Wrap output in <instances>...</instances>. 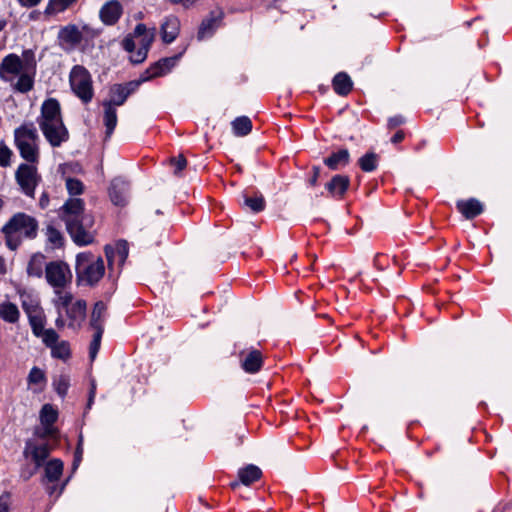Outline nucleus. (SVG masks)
Instances as JSON below:
<instances>
[{"mask_svg": "<svg viewBox=\"0 0 512 512\" xmlns=\"http://www.w3.org/2000/svg\"><path fill=\"white\" fill-rule=\"evenodd\" d=\"M38 221L35 217L24 212L15 213L1 228L5 244L11 251H15L22 244L23 239H35L38 234Z\"/></svg>", "mask_w": 512, "mask_h": 512, "instance_id": "obj_1", "label": "nucleus"}, {"mask_svg": "<svg viewBox=\"0 0 512 512\" xmlns=\"http://www.w3.org/2000/svg\"><path fill=\"white\" fill-rule=\"evenodd\" d=\"M91 253H79L76 256V281L77 284L85 283L95 286L104 276L105 266L101 257L92 259Z\"/></svg>", "mask_w": 512, "mask_h": 512, "instance_id": "obj_2", "label": "nucleus"}, {"mask_svg": "<svg viewBox=\"0 0 512 512\" xmlns=\"http://www.w3.org/2000/svg\"><path fill=\"white\" fill-rule=\"evenodd\" d=\"M64 223L69 236L77 246H87L94 242L95 234L92 228L95 219L91 213L79 218L68 219Z\"/></svg>", "mask_w": 512, "mask_h": 512, "instance_id": "obj_3", "label": "nucleus"}, {"mask_svg": "<svg viewBox=\"0 0 512 512\" xmlns=\"http://www.w3.org/2000/svg\"><path fill=\"white\" fill-rule=\"evenodd\" d=\"M70 86L74 94L84 103L91 102L94 96L92 77L81 65H75L69 76Z\"/></svg>", "mask_w": 512, "mask_h": 512, "instance_id": "obj_4", "label": "nucleus"}, {"mask_svg": "<svg viewBox=\"0 0 512 512\" xmlns=\"http://www.w3.org/2000/svg\"><path fill=\"white\" fill-rule=\"evenodd\" d=\"M51 453V447L48 443L37 444L31 439H28L25 442V447L23 450V456L27 458H31L34 463V467L29 471H23L22 477L28 480L31 478L36 472L43 467V465L47 462V458Z\"/></svg>", "mask_w": 512, "mask_h": 512, "instance_id": "obj_5", "label": "nucleus"}, {"mask_svg": "<svg viewBox=\"0 0 512 512\" xmlns=\"http://www.w3.org/2000/svg\"><path fill=\"white\" fill-rule=\"evenodd\" d=\"M15 180L25 195L34 198L36 186L40 181L35 166L21 163L15 172Z\"/></svg>", "mask_w": 512, "mask_h": 512, "instance_id": "obj_6", "label": "nucleus"}, {"mask_svg": "<svg viewBox=\"0 0 512 512\" xmlns=\"http://www.w3.org/2000/svg\"><path fill=\"white\" fill-rule=\"evenodd\" d=\"M47 283L54 288H64L71 282L72 273L69 265L63 261H51L45 265Z\"/></svg>", "mask_w": 512, "mask_h": 512, "instance_id": "obj_7", "label": "nucleus"}, {"mask_svg": "<svg viewBox=\"0 0 512 512\" xmlns=\"http://www.w3.org/2000/svg\"><path fill=\"white\" fill-rule=\"evenodd\" d=\"M39 127L52 147H59L63 142L69 139V132L63 121L52 123L43 122L40 123Z\"/></svg>", "mask_w": 512, "mask_h": 512, "instance_id": "obj_8", "label": "nucleus"}, {"mask_svg": "<svg viewBox=\"0 0 512 512\" xmlns=\"http://www.w3.org/2000/svg\"><path fill=\"white\" fill-rule=\"evenodd\" d=\"M224 16L225 13L222 8L211 11L209 15L202 20L198 28L197 39L202 41L212 37L216 30L223 25Z\"/></svg>", "mask_w": 512, "mask_h": 512, "instance_id": "obj_9", "label": "nucleus"}, {"mask_svg": "<svg viewBox=\"0 0 512 512\" xmlns=\"http://www.w3.org/2000/svg\"><path fill=\"white\" fill-rule=\"evenodd\" d=\"M83 33L90 34L92 30L87 25L82 30L75 24H68L60 28L58 32V40L60 43L69 45V50L76 48L83 40Z\"/></svg>", "mask_w": 512, "mask_h": 512, "instance_id": "obj_10", "label": "nucleus"}, {"mask_svg": "<svg viewBox=\"0 0 512 512\" xmlns=\"http://www.w3.org/2000/svg\"><path fill=\"white\" fill-rule=\"evenodd\" d=\"M240 366L249 374H255L259 372L263 366V356L261 351L257 349H250L249 351H241L239 353Z\"/></svg>", "mask_w": 512, "mask_h": 512, "instance_id": "obj_11", "label": "nucleus"}, {"mask_svg": "<svg viewBox=\"0 0 512 512\" xmlns=\"http://www.w3.org/2000/svg\"><path fill=\"white\" fill-rule=\"evenodd\" d=\"M63 121L61 115L60 103L55 98L46 99L41 105L40 116L37 118V123H52Z\"/></svg>", "mask_w": 512, "mask_h": 512, "instance_id": "obj_12", "label": "nucleus"}, {"mask_svg": "<svg viewBox=\"0 0 512 512\" xmlns=\"http://www.w3.org/2000/svg\"><path fill=\"white\" fill-rule=\"evenodd\" d=\"M350 187L348 175L336 174L325 184L328 195L337 200H342Z\"/></svg>", "mask_w": 512, "mask_h": 512, "instance_id": "obj_13", "label": "nucleus"}, {"mask_svg": "<svg viewBox=\"0 0 512 512\" xmlns=\"http://www.w3.org/2000/svg\"><path fill=\"white\" fill-rule=\"evenodd\" d=\"M22 60L17 54L10 53L6 55L0 63V78L3 81L11 80L8 75H19L22 70Z\"/></svg>", "mask_w": 512, "mask_h": 512, "instance_id": "obj_14", "label": "nucleus"}, {"mask_svg": "<svg viewBox=\"0 0 512 512\" xmlns=\"http://www.w3.org/2000/svg\"><path fill=\"white\" fill-rule=\"evenodd\" d=\"M262 476L261 469L253 464L240 468L238 470V480L230 483L232 489H236L240 484L249 486L252 483L258 481Z\"/></svg>", "mask_w": 512, "mask_h": 512, "instance_id": "obj_15", "label": "nucleus"}, {"mask_svg": "<svg viewBox=\"0 0 512 512\" xmlns=\"http://www.w3.org/2000/svg\"><path fill=\"white\" fill-rule=\"evenodd\" d=\"M44 474L41 478V484L46 485L49 483H56L59 481L63 474L64 463L59 458H54L47 461L44 465Z\"/></svg>", "mask_w": 512, "mask_h": 512, "instance_id": "obj_16", "label": "nucleus"}, {"mask_svg": "<svg viewBox=\"0 0 512 512\" xmlns=\"http://www.w3.org/2000/svg\"><path fill=\"white\" fill-rule=\"evenodd\" d=\"M61 220L66 222L68 219L79 218L87 215L84 208V201L80 198H69L61 207Z\"/></svg>", "mask_w": 512, "mask_h": 512, "instance_id": "obj_17", "label": "nucleus"}, {"mask_svg": "<svg viewBox=\"0 0 512 512\" xmlns=\"http://www.w3.org/2000/svg\"><path fill=\"white\" fill-rule=\"evenodd\" d=\"M122 5L117 0L105 3L100 9L99 16L105 25H114L122 15Z\"/></svg>", "mask_w": 512, "mask_h": 512, "instance_id": "obj_18", "label": "nucleus"}, {"mask_svg": "<svg viewBox=\"0 0 512 512\" xmlns=\"http://www.w3.org/2000/svg\"><path fill=\"white\" fill-rule=\"evenodd\" d=\"M14 145H18L21 142H38L39 135L38 131L33 122H24L20 126L14 129Z\"/></svg>", "mask_w": 512, "mask_h": 512, "instance_id": "obj_19", "label": "nucleus"}, {"mask_svg": "<svg viewBox=\"0 0 512 512\" xmlns=\"http://www.w3.org/2000/svg\"><path fill=\"white\" fill-rule=\"evenodd\" d=\"M128 183L121 178L112 180L109 187V196L113 204L124 206L127 203Z\"/></svg>", "mask_w": 512, "mask_h": 512, "instance_id": "obj_20", "label": "nucleus"}, {"mask_svg": "<svg viewBox=\"0 0 512 512\" xmlns=\"http://www.w3.org/2000/svg\"><path fill=\"white\" fill-rule=\"evenodd\" d=\"M183 52H180L171 57H164L159 59L158 61L152 63L149 66V71H152L153 76L162 77L171 72V70L176 66L179 59L182 57Z\"/></svg>", "mask_w": 512, "mask_h": 512, "instance_id": "obj_21", "label": "nucleus"}, {"mask_svg": "<svg viewBox=\"0 0 512 512\" xmlns=\"http://www.w3.org/2000/svg\"><path fill=\"white\" fill-rule=\"evenodd\" d=\"M180 22L176 16H169L161 24V38L165 44L172 43L178 36Z\"/></svg>", "mask_w": 512, "mask_h": 512, "instance_id": "obj_22", "label": "nucleus"}, {"mask_svg": "<svg viewBox=\"0 0 512 512\" xmlns=\"http://www.w3.org/2000/svg\"><path fill=\"white\" fill-rule=\"evenodd\" d=\"M456 207L459 212H461L462 215L469 220L479 216L484 210L482 203L475 198L459 200L456 204Z\"/></svg>", "mask_w": 512, "mask_h": 512, "instance_id": "obj_23", "label": "nucleus"}, {"mask_svg": "<svg viewBox=\"0 0 512 512\" xmlns=\"http://www.w3.org/2000/svg\"><path fill=\"white\" fill-rule=\"evenodd\" d=\"M323 163L333 171L346 167L350 163V153L347 148H342L324 158Z\"/></svg>", "mask_w": 512, "mask_h": 512, "instance_id": "obj_24", "label": "nucleus"}, {"mask_svg": "<svg viewBox=\"0 0 512 512\" xmlns=\"http://www.w3.org/2000/svg\"><path fill=\"white\" fill-rule=\"evenodd\" d=\"M332 87L339 96H347L353 89V82L346 72H339L332 79Z\"/></svg>", "mask_w": 512, "mask_h": 512, "instance_id": "obj_25", "label": "nucleus"}, {"mask_svg": "<svg viewBox=\"0 0 512 512\" xmlns=\"http://www.w3.org/2000/svg\"><path fill=\"white\" fill-rule=\"evenodd\" d=\"M18 149L21 158H23L27 163H37L39 161V146L38 142H21L18 145H15Z\"/></svg>", "mask_w": 512, "mask_h": 512, "instance_id": "obj_26", "label": "nucleus"}, {"mask_svg": "<svg viewBox=\"0 0 512 512\" xmlns=\"http://www.w3.org/2000/svg\"><path fill=\"white\" fill-rule=\"evenodd\" d=\"M45 255L41 252L34 253L27 264L26 272L29 277L41 278L43 276V265Z\"/></svg>", "mask_w": 512, "mask_h": 512, "instance_id": "obj_27", "label": "nucleus"}, {"mask_svg": "<svg viewBox=\"0 0 512 512\" xmlns=\"http://www.w3.org/2000/svg\"><path fill=\"white\" fill-rule=\"evenodd\" d=\"M104 107V125L106 128L105 131V140L109 139L113 134L116 125H117V111L115 107L110 105V103H103Z\"/></svg>", "mask_w": 512, "mask_h": 512, "instance_id": "obj_28", "label": "nucleus"}, {"mask_svg": "<svg viewBox=\"0 0 512 512\" xmlns=\"http://www.w3.org/2000/svg\"><path fill=\"white\" fill-rule=\"evenodd\" d=\"M233 134L237 137H244L252 131V121L247 116L236 117L232 122Z\"/></svg>", "mask_w": 512, "mask_h": 512, "instance_id": "obj_29", "label": "nucleus"}, {"mask_svg": "<svg viewBox=\"0 0 512 512\" xmlns=\"http://www.w3.org/2000/svg\"><path fill=\"white\" fill-rule=\"evenodd\" d=\"M20 312L16 304L3 302L0 304V318L7 323L14 324L19 320Z\"/></svg>", "mask_w": 512, "mask_h": 512, "instance_id": "obj_30", "label": "nucleus"}, {"mask_svg": "<svg viewBox=\"0 0 512 512\" xmlns=\"http://www.w3.org/2000/svg\"><path fill=\"white\" fill-rule=\"evenodd\" d=\"M243 206L247 207L253 213L262 212L266 207V202L262 194L255 193L254 196H248L246 193L242 194Z\"/></svg>", "mask_w": 512, "mask_h": 512, "instance_id": "obj_31", "label": "nucleus"}, {"mask_svg": "<svg viewBox=\"0 0 512 512\" xmlns=\"http://www.w3.org/2000/svg\"><path fill=\"white\" fill-rule=\"evenodd\" d=\"M21 298V305L28 318L36 315L35 313L39 310V301L31 293L25 291L19 292Z\"/></svg>", "mask_w": 512, "mask_h": 512, "instance_id": "obj_32", "label": "nucleus"}, {"mask_svg": "<svg viewBox=\"0 0 512 512\" xmlns=\"http://www.w3.org/2000/svg\"><path fill=\"white\" fill-rule=\"evenodd\" d=\"M109 100H105L103 103H110L113 107L122 106L126 100L128 99V95H126L125 90L122 88V85L119 83L113 84L109 89Z\"/></svg>", "mask_w": 512, "mask_h": 512, "instance_id": "obj_33", "label": "nucleus"}, {"mask_svg": "<svg viewBox=\"0 0 512 512\" xmlns=\"http://www.w3.org/2000/svg\"><path fill=\"white\" fill-rule=\"evenodd\" d=\"M107 306L103 301H97L94 304L92 313H91V319H90V326L94 330H98L99 328L103 327V318L106 313Z\"/></svg>", "mask_w": 512, "mask_h": 512, "instance_id": "obj_34", "label": "nucleus"}, {"mask_svg": "<svg viewBox=\"0 0 512 512\" xmlns=\"http://www.w3.org/2000/svg\"><path fill=\"white\" fill-rule=\"evenodd\" d=\"M36 73L23 71L19 74V78L14 86L15 90L20 93H27L34 87V77Z\"/></svg>", "mask_w": 512, "mask_h": 512, "instance_id": "obj_35", "label": "nucleus"}, {"mask_svg": "<svg viewBox=\"0 0 512 512\" xmlns=\"http://www.w3.org/2000/svg\"><path fill=\"white\" fill-rule=\"evenodd\" d=\"M87 303L85 300H77L71 307L66 310V314L71 322L84 320L86 316Z\"/></svg>", "mask_w": 512, "mask_h": 512, "instance_id": "obj_36", "label": "nucleus"}, {"mask_svg": "<svg viewBox=\"0 0 512 512\" xmlns=\"http://www.w3.org/2000/svg\"><path fill=\"white\" fill-rule=\"evenodd\" d=\"M379 156L375 152H367L358 160V165L364 172H372L378 166Z\"/></svg>", "mask_w": 512, "mask_h": 512, "instance_id": "obj_37", "label": "nucleus"}, {"mask_svg": "<svg viewBox=\"0 0 512 512\" xmlns=\"http://www.w3.org/2000/svg\"><path fill=\"white\" fill-rule=\"evenodd\" d=\"M58 419V411L51 404H44L40 410V422L43 426H53Z\"/></svg>", "mask_w": 512, "mask_h": 512, "instance_id": "obj_38", "label": "nucleus"}, {"mask_svg": "<svg viewBox=\"0 0 512 512\" xmlns=\"http://www.w3.org/2000/svg\"><path fill=\"white\" fill-rule=\"evenodd\" d=\"M76 2L77 0H50L44 12L46 15H54L65 11Z\"/></svg>", "mask_w": 512, "mask_h": 512, "instance_id": "obj_39", "label": "nucleus"}, {"mask_svg": "<svg viewBox=\"0 0 512 512\" xmlns=\"http://www.w3.org/2000/svg\"><path fill=\"white\" fill-rule=\"evenodd\" d=\"M21 60L23 63L22 64L23 71L36 73L37 61L35 58V53L32 49L23 50L22 55H21Z\"/></svg>", "mask_w": 512, "mask_h": 512, "instance_id": "obj_40", "label": "nucleus"}, {"mask_svg": "<svg viewBox=\"0 0 512 512\" xmlns=\"http://www.w3.org/2000/svg\"><path fill=\"white\" fill-rule=\"evenodd\" d=\"M51 355L53 358L61 359V360H67L71 356V350L69 342L67 341H61L57 342L53 347L51 348Z\"/></svg>", "mask_w": 512, "mask_h": 512, "instance_id": "obj_41", "label": "nucleus"}, {"mask_svg": "<svg viewBox=\"0 0 512 512\" xmlns=\"http://www.w3.org/2000/svg\"><path fill=\"white\" fill-rule=\"evenodd\" d=\"M52 385L57 394L63 399L67 395L70 379L67 375H60L53 379Z\"/></svg>", "mask_w": 512, "mask_h": 512, "instance_id": "obj_42", "label": "nucleus"}, {"mask_svg": "<svg viewBox=\"0 0 512 512\" xmlns=\"http://www.w3.org/2000/svg\"><path fill=\"white\" fill-rule=\"evenodd\" d=\"M103 333H104V328H99L98 330H95L93 339L89 346V357H90L91 361H93L96 358V355L99 352Z\"/></svg>", "mask_w": 512, "mask_h": 512, "instance_id": "obj_43", "label": "nucleus"}, {"mask_svg": "<svg viewBox=\"0 0 512 512\" xmlns=\"http://www.w3.org/2000/svg\"><path fill=\"white\" fill-rule=\"evenodd\" d=\"M47 238L48 241L56 248H60L64 245V238L62 233L52 225L47 227Z\"/></svg>", "mask_w": 512, "mask_h": 512, "instance_id": "obj_44", "label": "nucleus"}, {"mask_svg": "<svg viewBox=\"0 0 512 512\" xmlns=\"http://www.w3.org/2000/svg\"><path fill=\"white\" fill-rule=\"evenodd\" d=\"M32 332L36 337H40L44 332V319L41 315H34L28 318Z\"/></svg>", "mask_w": 512, "mask_h": 512, "instance_id": "obj_45", "label": "nucleus"}, {"mask_svg": "<svg viewBox=\"0 0 512 512\" xmlns=\"http://www.w3.org/2000/svg\"><path fill=\"white\" fill-rule=\"evenodd\" d=\"M66 188L70 195L75 196L83 193L84 185L79 179L69 177L66 179Z\"/></svg>", "mask_w": 512, "mask_h": 512, "instance_id": "obj_46", "label": "nucleus"}, {"mask_svg": "<svg viewBox=\"0 0 512 512\" xmlns=\"http://www.w3.org/2000/svg\"><path fill=\"white\" fill-rule=\"evenodd\" d=\"M12 150L2 140L0 141V167H8L11 165Z\"/></svg>", "mask_w": 512, "mask_h": 512, "instance_id": "obj_47", "label": "nucleus"}, {"mask_svg": "<svg viewBox=\"0 0 512 512\" xmlns=\"http://www.w3.org/2000/svg\"><path fill=\"white\" fill-rule=\"evenodd\" d=\"M40 337H42L43 343L50 349L58 342L59 338L57 332L52 328L45 329Z\"/></svg>", "mask_w": 512, "mask_h": 512, "instance_id": "obj_48", "label": "nucleus"}, {"mask_svg": "<svg viewBox=\"0 0 512 512\" xmlns=\"http://www.w3.org/2000/svg\"><path fill=\"white\" fill-rule=\"evenodd\" d=\"M45 381V373L38 367L34 366L28 374L29 384H40Z\"/></svg>", "mask_w": 512, "mask_h": 512, "instance_id": "obj_49", "label": "nucleus"}, {"mask_svg": "<svg viewBox=\"0 0 512 512\" xmlns=\"http://www.w3.org/2000/svg\"><path fill=\"white\" fill-rule=\"evenodd\" d=\"M171 162L175 166V171H174L175 175H178L187 166V160L182 154H180L177 158H172Z\"/></svg>", "mask_w": 512, "mask_h": 512, "instance_id": "obj_50", "label": "nucleus"}, {"mask_svg": "<svg viewBox=\"0 0 512 512\" xmlns=\"http://www.w3.org/2000/svg\"><path fill=\"white\" fill-rule=\"evenodd\" d=\"M122 85V88L125 90L126 95L130 96L133 93H135L139 87L141 86L139 81L137 79L131 80L125 83H120Z\"/></svg>", "mask_w": 512, "mask_h": 512, "instance_id": "obj_51", "label": "nucleus"}, {"mask_svg": "<svg viewBox=\"0 0 512 512\" xmlns=\"http://www.w3.org/2000/svg\"><path fill=\"white\" fill-rule=\"evenodd\" d=\"M73 300V296L71 293H66L65 295L61 296L56 302L55 305L58 308V311L60 308L68 309L70 307V304Z\"/></svg>", "mask_w": 512, "mask_h": 512, "instance_id": "obj_52", "label": "nucleus"}, {"mask_svg": "<svg viewBox=\"0 0 512 512\" xmlns=\"http://www.w3.org/2000/svg\"><path fill=\"white\" fill-rule=\"evenodd\" d=\"M147 56L148 53L146 51L142 50L141 48H138L136 53L130 57V62L135 65L141 64L146 60Z\"/></svg>", "mask_w": 512, "mask_h": 512, "instance_id": "obj_53", "label": "nucleus"}, {"mask_svg": "<svg viewBox=\"0 0 512 512\" xmlns=\"http://www.w3.org/2000/svg\"><path fill=\"white\" fill-rule=\"evenodd\" d=\"M153 41H154V33L153 32L148 35H144V37H142L140 40L139 48H141L142 50H144L148 53Z\"/></svg>", "mask_w": 512, "mask_h": 512, "instance_id": "obj_54", "label": "nucleus"}, {"mask_svg": "<svg viewBox=\"0 0 512 512\" xmlns=\"http://www.w3.org/2000/svg\"><path fill=\"white\" fill-rule=\"evenodd\" d=\"M122 47L125 51L132 53L135 50V42L134 37L131 34H128L123 40H122Z\"/></svg>", "mask_w": 512, "mask_h": 512, "instance_id": "obj_55", "label": "nucleus"}, {"mask_svg": "<svg viewBox=\"0 0 512 512\" xmlns=\"http://www.w3.org/2000/svg\"><path fill=\"white\" fill-rule=\"evenodd\" d=\"M404 123H405V118L402 115H395L388 119L387 127H388V129L392 130Z\"/></svg>", "mask_w": 512, "mask_h": 512, "instance_id": "obj_56", "label": "nucleus"}, {"mask_svg": "<svg viewBox=\"0 0 512 512\" xmlns=\"http://www.w3.org/2000/svg\"><path fill=\"white\" fill-rule=\"evenodd\" d=\"M117 251L121 261H125L128 256V245L125 240H120L117 244Z\"/></svg>", "mask_w": 512, "mask_h": 512, "instance_id": "obj_57", "label": "nucleus"}, {"mask_svg": "<svg viewBox=\"0 0 512 512\" xmlns=\"http://www.w3.org/2000/svg\"><path fill=\"white\" fill-rule=\"evenodd\" d=\"M321 168L319 166L312 167V175L308 180L310 186L314 187L317 185L318 178L320 177Z\"/></svg>", "mask_w": 512, "mask_h": 512, "instance_id": "obj_58", "label": "nucleus"}, {"mask_svg": "<svg viewBox=\"0 0 512 512\" xmlns=\"http://www.w3.org/2000/svg\"><path fill=\"white\" fill-rule=\"evenodd\" d=\"M133 37H144V35H148L147 27L143 23H139L135 26L133 33L131 34Z\"/></svg>", "mask_w": 512, "mask_h": 512, "instance_id": "obj_59", "label": "nucleus"}, {"mask_svg": "<svg viewBox=\"0 0 512 512\" xmlns=\"http://www.w3.org/2000/svg\"><path fill=\"white\" fill-rule=\"evenodd\" d=\"M9 499L10 495L8 493H5L0 496V512L9 511Z\"/></svg>", "mask_w": 512, "mask_h": 512, "instance_id": "obj_60", "label": "nucleus"}, {"mask_svg": "<svg viewBox=\"0 0 512 512\" xmlns=\"http://www.w3.org/2000/svg\"><path fill=\"white\" fill-rule=\"evenodd\" d=\"M154 78H156V77L153 76L152 71H149V67H148L143 73L140 74L137 81H139L140 85H142L144 82L150 81Z\"/></svg>", "mask_w": 512, "mask_h": 512, "instance_id": "obj_61", "label": "nucleus"}, {"mask_svg": "<svg viewBox=\"0 0 512 512\" xmlns=\"http://www.w3.org/2000/svg\"><path fill=\"white\" fill-rule=\"evenodd\" d=\"M95 393H96V385H95V382L93 381L91 383V388H90V391H89V397H88V401H87V408L90 409L93 402H94V398H95Z\"/></svg>", "mask_w": 512, "mask_h": 512, "instance_id": "obj_62", "label": "nucleus"}, {"mask_svg": "<svg viewBox=\"0 0 512 512\" xmlns=\"http://www.w3.org/2000/svg\"><path fill=\"white\" fill-rule=\"evenodd\" d=\"M405 138V133L403 130H398L390 139L391 143L398 144L402 142Z\"/></svg>", "mask_w": 512, "mask_h": 512, "instance_id": "obj_63", "label": "nucleus"}, {"mask_svg": "<svg viewBox=\"0 0 512 512\" xmlns=\"http://www.w3.org/2000/svg\"><path fill=\"white\" fill-rule=\"evenodd\" d=\"M49 205V194L47 192H43L39 199V206L42 209H45Z\"/></svg>", "mask_w": 512, "mask_h": 512, "instance_id": "obj_64", "label": "nucleus"}]
</instances>
